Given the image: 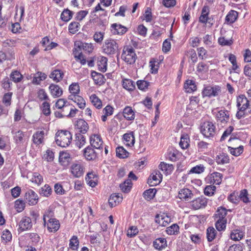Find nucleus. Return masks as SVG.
Returning a JSON list of instances; mask_svg holds the SVG:
<instances>
[{
  "label": "nucleus",
  "instance_id": "6",
  "mask_svg": "<svg viewBox=\"0 0 251 251\" xmlns=\"http://www.w3.org/2000/svg\"><path fill=\"white\" fill-rule=\"evenodd\" d=\"M201 131L205 137H213L216 134V127L212 122H206L201 126Z\"/></svg>",
  "mask_w": 251,
  "mask_h": 251
},
{
  "label": "nucleus",
  "instance_id": "14",
  "mask_svg": "<svg viewBox=\"0 0 251 251\" xmlns=\"http://www.w3.org/2000/svg\"><path fill=\"white\" fill-rule=\"evenodd\" d=\"M71 169L72 174L75 177H79L84 173L83 167L80 164H73Z\"/></svg>",
  "mask_w": 251,
  "mask_h": 251
},
{
  "label": "nucleus",
  "instance_id": "52",
  "mask_svg": "<svg viewBox=\"0 0 251 251\" xmlns=\"http://www.w3.org/2000/svg\"><path fill=\"white\" fill-rule=\"evenodd\" d=\"M79 24L78 22H74L70 24L69 25V31L72 34L75 33L79 29Z\"/></svg>",
  "mask_w": 251,
  "mask_h": 251
},
{
  "label": "nucleus",
  "instance_id": "35",
  "mask_svg": "<svg viewBox=\"0 0 251 251\" xmlns=\"http://www.w3.org/2000/svg\"><path fill=\"white\" fill-rule=\"evenodd\" d=\"M75 144L79 148H81L86 143L85 137L80 133H75Z\"/></svg>",
  "mask_w": 251,
  "mask_h": 251
},
{
  "label": "nucleus",
  "instance_id": "31",
  "mask_svg": "<svg viewBox=\"0 0 251 251\" xmlns=\"http://www.w3.org/2000/svg\"><path fill=\"white\" fill-rule=\"evenodd\" d=\"M44 136V131H37L33 135V141L35 144L40 145L42 143Z\"/></svg>",
  "mask_w": 251,
  "mask_h": 251
},
{
  "label": "nucleus",
  "instance_id": "18",
  "mask_svg": "<svg viewBox=\"0 0 251 251\" xmlns=\"http://www.w3.org/2000/svg\"><path fill=\"white\" fill-rule=\"evenodd\" d=\"M123 200L122 195L113 194H112L108 200V203L110 207L115 206L117 204L119 203Z\"/></svg>",
  "mask_w": 251,
  "mask_h": 251
},
{
  "label": "nucleus",
  "instance_id": "61",
  "mask_svg": "<svg viewBox=\"0 0 251 251\" xmlns=\"http://www.w3.org/2000/svg\"><path fill=\"white\" fill-rule=\"evenodd\" d=\"M75 102L78 107L81 108L83 109L84 108L85 106V101L83 99V98L79 96H77L76 97H75Z\"/></svg>",
  "mask_w": 251,
  "mask_h": 251
},
{
  "label": "nucleus",
  "instance_id": "11",
  "mask_svg": "<svg viewBox=\"0 0 251 251\" xmlns=\"http://www.w3.org/2000/svg\"><path fill=\"white\" fill-rule=\"evenodd\" d=\"M25 200L29 205H35L38 200L37 195L31 189L28 190L25 193Z\"/></svg>",
  "mask_w": 251,
  "mask_h": 251
},
{
  "label": "nucleus",
  "instance_id": "39",
  "mask_svg": "<svg viewBox=\"0 0 251 251\" xmlns=\"http://www.w3.org/2000/svg\"><path fill=\"white\" fill-rule=\"evenodd\" d=\"M156 193V189H149L144 192L143 196L146 200L149 201L155 197Z\"/></svg>",
  "mask_w": 251,
  "mask_h": 251
},
{
  "label": "nucleus",
  "instance_id": "59",
  "mask_svg": "<svg viewBox=\"0 0 251 251\" xmlns=\"http://www.w3.org/2000/svg\"><path fill=\"white\" fill-rule=\"evenodd\" d=\"M1 239L5 243L9 242L12 239V234L8 229H5L2 232Z\"/></svg>",
  "mask_w": 251,
  "mask_h": 251
},
{
  "label": "nucleus",
  "instance_id": "26",
  "mask_svg": "<svg viewBox=\"0 0 251 251\" xmlns=\"http://www.w3.org/2000/svg\"><path fill=\"white\" fill-rule=\"evenodd\" d=\"M238 12L235 10H231L226 15L225 20L228 24H233L238 18Z\"/></svg>",
  "mask_w": 251,
  "mask_h": 251
},
{
  "label": "nucleus",
  "instance_id": "43",
  "mask_svg": "<svg viewBox=\"0 0 251 251\" xmlns=\"http://www.w3.org/2000/svg\"><path fill=\"white\" fill-rule=\"evenodd\" d=\"M52 192L51 187L48 184H46L41 188L40 190V194L43 196L48 197L50 195Z\"/></svg>",
  "mask_w": 251,
  "mask_h": 251
},
{
  "label": "nucleus",
  "instance_id": "12",
  "mask_svg": "<svg viewBox=\"0 0 251 251\" xmlns=\"http://www.w3.org/2000/svg\"><path fill=\"white\" fill-rule=\"evenodd\" d=\"M228 211H231L230 209H226V208L221 206L218 208L213 217L216 220H227L226 217Z\"/></svg>",
  "mask_w": 251,
  "mask_h": 251
},
{
  "label": "nucleus",
  "instance_id": "23",
  "mask_svg": "<svg viewBox=\"0 0 251 251\" xmlns=\"http://www.w3.org/2000/svg\"><path fill=\"white\" fill-rule=\"evenodd\" d=\"M124 117L128 121L133 120L135 118V113L131 107L126 106L123 110Z\"/></svg>",
  "mask_w": 251,
  "mask_h": 251
},
{
  "label": "nucleus",
  "instance_id": "64",
  "mask_svg": "<svg viewBox=\"0 0 251 251\" xmlns=\"http://www.w3.org/2000/svg\"><path fill=\"white\" fill-rule=\"evenodd\" d=\"M199 57L202 60L207 58V52L203 47L199 48L197 49Z\"/></svg>",
  "mask_w": 251,
  "mask_h": 251
},
{
  "label": "nucleus",
  "instance_id": "4",
  "mask_svg": "<svg viewBox=\"0 0 251 251\" xmlns=\"http://www.w3.org/2000/svg\"><path fill=\"white\" fill-rule=\"evenodd\" d=\"M221 91V87L219 85H204L202 91V96L203 98L216 97Z\"/></svg>",
  "mask_w": 251,
  "mask_h": 251
},
{
  "label": "nucleus",
  "instance_id": "51",
  "mask_svg": "<svg viewBox=\"0 0 251 251\" xmlns=\"http://www.w3.org/2000/svg\"><path fill=\"white\" fill-rule=\"evenodd\" d=\"M25 207V203L23 201L18 199L15 201V208L18 212H22Z\"/></svg>",
  "mask_w": 251,
  "mask_h": 251
},
{
  "label": "nucleus",
  "instance_id": "49",
  "mask_svg": "<svg viewBox=\"0 0 251 251\" xmlns=\"http://www.w3.org/2000/svg\"><path fill=\"white\" fill-rule=\"evenodd\" d=\"M79 245V241L77 236H73L70 240V248L73 250H76Z\"/></svg>",
  "mask_w": 251,
  "mask_h": 251
},
{
  "label": "nucleus",
  "instance_id": "33",
  "mask_svg": "<svg viewBox=\"0 0 251 251\" xmlns=\"http://www.w3.org/2000/svg\"><path fill=\"white\" fill-rule=\"evenodd\" d=\"M132 183L130 179H126L120 185V187L124 193H128L132 187Z\"/></svg>",
  "mask_w": 251,
  "mask_h": 251
},
{
  "label": "nucleus",
  "instance_id": "32",
  "mask_svg": "<svg viewBox=\"0 0 251 251\" xmlns=\"http://www.w3.org/2000/svg\"><path fill=\"white\" fill-rule=\"evenodd\" d=\"M116 156L120 158H126L128 156L129 152L123 147H118L116 149Z\"/></svg>",
  "mask_w": 251,
  "mask_h": 251
},
{
  "label": "nucleus",
  "instance_id": "21",
  "mask_svg": "<svg viewBox=\"0 0 251 251\" xmlns=\"http://www.w3.org/2000/svg\"><path fill=\"white\" fill-rule=\"evenodd\" d=\"M193 196V194L187 188L182 189L178 193L179 198L185 201H188L189 199H192Z\"/></svg>",
  "mask_w": 251,
  "mask_h": 251
},
{
  "label": "nucleus",
  "instance_id": "60",
  "mask_svg": "<svg viewBox=\"0 0 251 251\" xmlns=\"http://www.w3.org/2000/svg\"><path fill=\"white\" fill-rule=\"evenodd\" d=\"M67 103V101L65 100L64 99H59L55 103V106L58 109H61L65 110L67 108V105L66 103Z\"/></svg>",
  "mask_w": 251,
  "mask_h": 251
},
{
  "label": "nucleus",
  "instance_id": "45",
  "mask_svg": "<svg viewBox=\"0 0 251 251\" xmlns=\"http://www.w3.org/2000/svg\"><path fill=\"white\" fill-rule=\"evenodd\" d=\"M216 231L213 227H209L207 229L206 235L208 242H211L215 237Z\"/></svg>",
  "mask_w": 251,
  "mask_h": 251
},
{
  "label": "nucleus",
  "instance_id": "55",
  "mask_svg": "<svg viewBox=\"0 0 251 251\" xmlns=\"http://www.w3.org/2000/svg\"><path fill=\"white\" fill-rule=\"evenodd\" d=\"M69 90L72 94L77 95L79 92V86L77 83H73L70 85Z\"/></svg>",
  "mask_w": 251,
  "mask_h": 251
},
{
  "label": "nucleus",
  "instance_id": "50",
  "mask_svg": "<svg viewBox=\"0 0 251 251\" xmlns=\"http://www.w3.org/2000/svg\"><path fill=\"white\" fill-rule=\"evenodd\" d=\"M227 220H217L215 223V226L218 231L225 230L226 227Z\"/></svg>",
  "mask_w": 251,
  "mask_h": 251
},
{
  "label": "nucleus",
  "instance_id": "54",
  "mask_svg": "<svg viewBox=\"0 0 251 251\" xmlns=\"http://www.w3.org/2000/svg\"><path fill=\"white\" fill-rule=\"evenodd\" d=\"M1 85L3 88L7 91H9L11 89V85L12 82L11 80L8 77H6L3 79L1 81Z\"/></svg>",
  "mask_w": 251,
  "mask_h": 251
},
{
  "label": "nucleus",
  "instance_id": "24",
  "mask_svg": "<svg viewBox=\"0 0 251 251\" xmlns=\"http://www.w3.org/2000/svg\"><path fill=\"white\" fill-rule=\"evenodd\" d=\"M64 76V73L60 70H54L50 75V77L54 81L58 82L61 81Z\"/></svg>",
  "mask_w": 251,
  "mask_h": 251
},
{
  "label": "nucleus",
  "instance_id": "20",
  "mask_svg": "<svg viewBox=\"0 0 251 251\" xmlns=\"http://www.w3.org/2000/svg\"><path fill=\"white\" fill-rule=\"evenodd\" d=\"M24 137V132L21 130H19L14 133L13 138L15 143L17 145L19 146H21L23 145L25 141V139Z\"/></svg>",
  "mask_w": 251,
  "mask_h": 251
},
{
  "label": "nucleus",
  "instance_id": "30",
  "mask_svg": "<svg viewBox=\"0 0 251 251\" xmlns=\"http://www.w3.org/2000/svg\"><path fill=\"white\" fill-rule=\"evenodd\" d=\"M87 183L92 187H95L97 183L95 180H97V176L93 173H88L85 177Z\"/></svg>",
  "mask_w": 251,
  "mask_h": 251
},
{
  "label": "nucleus",
  "instance_id": "48",
  "mask_svg": "<svg viewBox=\"0 0 251 251\" xmlns=\"http://www.w3.org/2000/svg\"><path fill=\"white\" fill-rule=\"evenodd\" d=\"M216 162L218 164H224L229 162V158L227 155L224 154L218 155L216 158Z\"/></svg>",
  "mask_w": 251,
  "mask_h": 251
},
{
  "label": "nucleus",
  "instance_id": "3",
  "mask_svg": "<svg viewBox=\"0 0 251 251\" xmlns=\"http://www.w3.org/2000/svg\"><path fill=\"white\" fill-rule=\"evenodd\" d=\"M121 58L127 64H133L135 62L137 57L133 47L126 46L123 48Z\"/></svg>",
  "mask_w": 251,
  "mask_h": 251
},
{
  "label": "nucleus",
  "instance_id": "2",
  "mask_svg": "<svg viewBox=\"0 0 251 251\" xmlns=\"http://www.w3.org/2000/svg\"><path fill=\"white\" fill-rule=\"evenodd\" d=\"M103 51L108 55H117V56L120 54L119 45L116 40L113 39H108L105 40L102 46Z\"/></svg>",
  "mask_w": 251,
  "mask_h": 251
},
{
  "label": "nucleus",
  "instance_id": "34",
  "mask_svg": "<svg viewBox=\"0 0 251 251\" xmlns=\"http://www.w3.org/2000/svg\"><path fill=\"white\" fill-rule=\"evenodd\" d=\"M190 139L188 134H183L181 136L179 146L182 149H187L189 146Z\"/></svg>",
  "mask_w": 251,
  "mask_h": 251
},
{
  "label": "nucleus",
  "instance_id": "40",
  "mask_svg": "<svg viewBox=\"0 0 251 251\" xmlns=\"http://www.w3.org/2000/svg\"><path fill=\"white\" fill-rule=\"evenodd\" d=\"M78 47H80L83 50L88 52H92L94 49V46L92 43H82L81 42H78Z\"/></svg>",
  "mask_w": 251,
  "mask_h": 251
},
{
  "label": "nucleus",
  "instance_id": "36",
  "mask_svg": "<svg viewBox=\"0 0 251 251\" xmlns=\"http://www.w3.org/2000/svg\"><path fill=\"white\" fill-rule=\"evenodd\" d=\"M73 12L68 9H64L61 14V19L62 21L67 22L73 17Z\"/></svg>",
  "mask_w": 251,
  "mask_h": 251
},
{
  "label": "nucleus",
  "instance_id": "8",
  "mask_svg": "<svg viewBox=\"0 0 251 251\" xmlns=\"http://www.w3.org/2000/svg\"><path fill=\"white\" fill-rule=\"evenodd\" d=\"M90 143L92 148L101 150L102 149L103 141L100 135L94 134L90 137Z\"/></svg>",
  "mask_w": 251,
  "mask_h": 251
},
{
  "label": "nucleus",
  "instance_id": "25",
  "mask_svg": "<svg viewBox=\"0 0 251 251\" xmlns=\"http://www.w3.org/2000/svg\"><path fill=\"white\" fill-rule=\"evenodd\" d=\"M184 88L187 93H192L197 90L195 82L192 80H187L184 84Z\"/></svg>",
  "mask_w": 251,
  "mask_h": 251
},
{
  "label": "nucleus",
  "instance_id": "15",
  "mask_svg": "<svg viewBox=\"0 0 251 251\" xmlns=\"http://www.w3.org/2000/svg\"><path fill=\"white\" fill-rule=\"evenodd\" d=\"M32 227L31 220L29 217H23L19 224V229L21 231H24L30 229Z\"/></svg>",
  "mask_w": 251,
  "mask_h": 251
},
{
  "label": "nucleus",
  "instance_id": "13",
  "mask_svg": "<svg viewBox=\"0 0 251 251\" xmlns=\"http://www.w3.org/2000/svg\"><path fill=\"white\" fill-rule=\"evenodd\" d=\"M83 154L88 160H93L97 157V152L90 146H88L84 150Z\"/></svg>",
  "mask_w": 251,
  "mask_h": 251
},
{
  "label": "nucleus",
  "instance_id": "16",
  "mask_svg": "<svg viewBox=\"0 0 251 251\" xmlns=\"http://www.w3.org/2000/svg\"><path fill=\"white\" fill-rule=\"evenodd\" d=\"M91 76L95 83L99 85H102L106 81V79L103 75L95 71L91 72Z\"/></svg>",
  "mask_w": 251,
  "mask_h": 251
},
{
  "label": "nucleus",
  "instance_id": "56",
  "mask_svg": "<svg viewBox=\"0 0 251 251\" xmlns=\"http://www.w3.org/2000/svg\"><path fill=\"white\" fill-rule=\"evenodd\" d=\"M137 85L139 89L145 91L148 89L149 82L145 80H140L137 81Z\"/></svg>",
  "mask_w": 251,
  "mask_h": 251
},
{
  "label": "nucleus",
  "instance_id": "57",
  "mask_svg": "<svg viewBox=\"0 0 251 251\" xmlns=\"http://www.w3.org/2000/svg\"><path fill=\"white\" fill-rule=\"evenodd\" d=\"M230 148V151L231 154L235 156H238L240 155L243 151V146H240L238 148H232L231 147H229Z\"/></svg>",
  "mask_w": 251,
  "mask_h": 251
},
{
  "label": "nucleus",
  "instance_id": "27",
  "mask_svg": "<svg viewBox=\"0 0 251 251\" xmlns=\"http://www.w3.org/2000/svg\"><path fill=\"white\" fill-rule=\"evenodd\" d=\"M47 75L41 72H38L34 75L32 79V83L36 85L40 84V82L47 78Z\"/></svg>",
  "mask_w": 251,
  "mask_h": 251
},
{
  "label": "nucleus",
  "instance_id": "38",
  "mask_svg": "<svg viewBox=\"0 0 251 251\" xmlns=\"http://www.w3.org/2000/svg\"><path fill=\"white\" fill-rule=\"evenodd\" d=\"M90 99L94 106L98 109L102 107V102L101 100L95 94H92L90 97Z\"/></svg>",
  "mask_w": 251,
  "mask_h": 251
},
{
  "label": "nucleus",
  "instance_id": "46",
  "mask_svg": "<svg viewBox=\"0 0 251 251\" xmlns=\"http://www.w3.org/2000/svg\"><path fill=\"white\" fill-rule=\"evenodd\" d=\"M159 168L162 171H164L166 174H170L174 169L173 165H170L164 162L160 163Z\"/></svg>",
  "mask_w": 251,
  "mask_h": 251
},
{
  "label": "nucleus",
  "instance_id": "63",
  "mask_svg": "<svg viewBox=\"0 0 251 251\" xmlns=\"http://www.w3.org/2000/svg\"><path fill=\"white\" fill-rule=\"evenodd\" d=\"M31 181L37 184H40L43 181V177L38 173H34L33 174V177H32Z\"/></svg>",
  "mask_w": 251,
  "mask_h": 251
},
{
  "label": "nucleus",
  "instance_id": "1",
  "mask_svg": "<svg viewBox=\"0 0 251 251\" xmlns=\"http://www.w3.org/2000/svg\"><path fill=\"white\" fill-rule=\"evenodd\" d=\"M72 135L68 130H59L56 133L55 142L58 146L63 148L68 147L71 143Z\"/></svg>",
  "mask_w": 251,
  "mask_h": 251
},
{
  "label": "nucleus",
  "instance_id": "10",
  "mask_svg": "<svg viewBox=\"0 0 251 251\" xmlns=\"http://www.w3.org/2000/svg\"><path fill=\"white\" fill-rule=\"evenodd\" d=\"M207 204V199L203 197H199L191 201V206L194 209L204 207Z\"/></svg>",
  "mask_w": 251,
  "mask_h": 251
},
{
  "label": "nucleus",
  "instance_id": "5",
  "mask_svg": "<svg viewBox=\"0 0 251 251\" xmlns=\"http://www.w3.org/2000/svg\"><path fill=\"white\" fill-rule=\"evenodd\" d=\"M46 217L49 218V215L47 214L44 215L43 221L44 226H47L49 232H56L60 228V225L59 221L55 218H50L47 222L46 220Z\"/></svg>",
  "mask_w": 251,
  "mask_h": 251
},
{
  "label": "nucleus",
  "instance_id": "53",
  "mask_svg": "<svg viewBox=\"0 0 251 251\" xmlns=\"http://www.w3.org/2000/svg\"><path fill=\"white\" fill-rule=\"evenodd\" d=\"M179 231V226L176 224H173L167 227L166 232L169 235H173L177 233Z\"/></svg>",
  "mask_w": 251,
  "mask_h": 251
},
{
  "label": "nucleus",
  "instance_id": "22",
  "mask_svg": "<svg viewBox=\"0 0 251 251\" xmlns=\"http://www.w3.org/2000/svg\"><path fill=\"white\" fill-rule=\"evenodd\" d=\"M111 27L114 29V34L123 35L127 31V28L126 26L116 23L112 24Z\"/></svg>",
  "mask_w": 251,
  "mask_h": 251
},
{
  "label": "nucleus",
  "instance_id": "62",
  "mask_svg": "<svg viewBox=\"0 0 251 251\" xmlns=\"http://www.w3.org/2000/svg\"><path fill=\"white\" fill-rule=\"evenodd\" d=\"M216 190V187L212 185L207 186L204 190V194L208 196H211L214 194Z\"/></svg>",
  "mask_w": 251,
  "mask_h": 251
},
{
  "label": "nucleus",
  "instance_id": "19",
  "mask_svg": "<svg viewBox=\"0 0 251 251\" xmlns=\"http://www.w3.org/2000/svg\"><path fill=\"white\" fill-rule=\"evenodd\" d=\"M167 241L164 238H158L153 242V246L157 250H161L167 247Z\"/></svg>",
  "mask_w": 251,
  "mask_h": 251
},
{
  "label": "nucleus",
  "instance_id": "42",
  "mask_svg": "<svg viewBox=\"0 0 251 251\" xmlns=\"http://www.w3.org/2000/svg\"><path fill=\"white\" fill-rule=\"evenodd\" d=\"M123 87L129 91L133 90L135 88L134 82L130 79H125L123 81Z\"/></svg>",
  "mask_w": 251,
  "mask_h": 251
},
{
  "label": "nucleus",
  "instance_id": "44",
  "mask_svg": "<svg viewBox=\"0 0 251 251\" xmlns=\"http://www.w3.org/2000/svg\"><path fill=\"white\" fill-rule=\"evenodd\" d=\"M243 237L242 232L240 231L238 229L233 230L230 233V238L234 241H239Z\"/></svg>",
  "mask_w": 251,
  "mask_h": 251
},
{
  "label": "nucleus",
  "instance_id": "7",
  "mask_svg": "<svg viewBox=\"0 0 251 251\" xmlns=\"http://www.w3.org/2000/svg\"><path fill=\"white\" fill-rule=\"evenodd\" d=\"M216 119L218 125H221L223 126L230 119L229 112L226 110H220L216 115Z\"/></svg>",
  "mask_w": 251,
  "mask_h": 251
},
{
  "label": "nucleus",
  "instance_id": "58",
  "mask_svg": "<svg viewBox=\"0 0 251 251\" xmlns=\"http://www.w3.org/2000/svg\"><path fill=\"white\" fill-rule=\"evenodd\" d=\"M139 230L136 226H131L127 230V236L129 237H133L136 236Z\"/></svg>",
  "mask_w": 251,
  "mask_h": 251
},
{
  "label": "nucleus",
  "instance_id": "37",
  "mask_svg": "<svg viewBox=\"0 0 251 251\" xmlns=\"http://www.w3.org/2000/svg\"><path fill=\"white\" fill-rule=\"evenodd\" d=\"M222 175L218 172H214L211 174V182L219 185L222 181Z\"/></svg>",
  "mask_w": 251,
  "mask_h": 251
},
{
  "label": "nucleus",
  "instance_id": "28",
  "mask_svg": "<svg viewBox=\"0 0 251 251\" xmlns=\"http://www.w3.org/2000/svg\"><path fill=\"white\" fill-rule=\"evenodd\" d=\"M123 138L126 142V145L128 146L134 145L135 143V137L133 132L125 133L123 135Z\"/></svg>",
  "mask_w": 251,
  "mask_h": 251
},
{
  "label": "nucleus",
  "instance_id": "29",
  "mask_svg": "<svg viewBox=\"0 0 251 251\" xmlns=\"http://www.w3.org/2000/svg\"><path fill=\"white\" fill-rule=\"evenodd\" d=\"M107 59L105 57H101L97 62L98 69L102 72H106L107 70Z\"/></svg>",
  "mask_w": 251,
  "mask_h": 251
},
{
  "label": "nucleus",
  "instance_id": "41",
  "mask_svg": "<svg viewBox=\"0 0 251 251\" xmlns=\"http://www.w3.org/2000/svg\"><path fill=\"white\" fill-rule=\"evenodd\" d=\"M10 78L14 82H19L23 78V75L18 71H14L10 74Z\"/></svg>",
  "mask_w": 251,
  "mask_h": 251
},
{
  "label": "nucleus",
  "instance_id": "47",
  "mask_svg": "<svg viewBox=\"0 0 251 251\" xmlns=\"http://www.w3.org/2000/svg\"><path fill=\"white\" fill-rule=\"evenodd\" d=\"M81 48L78 47V42L75 43V48L73 50V54L74 55V57L75 59H80L82 52H81Z\"/></svg>",
  "mask_w": 251,
  "mask_h": 251
},
{
  "label": "nucleus",
  "instance_id": "9",
  "mask_svg": "<svg viewBox=\"0 0 251 251\" xmlns=\"http://www.w3.org/2000/svg\"><path fill=\"white\" fill-rule=\"evenodd\" d=\"M75 129L78 131L77 133L81 134L86 133L88 129L89 126L87 123L83 119H78L75 124Z\"/></svg>",
  "mask_w": 251,
  "mask_h": 251
},
{
  "label": "nucleus",
  "instance_id": "17",
  "mask_svg": "<svg viewBox=\"0 0 251 251\" xmlns=\"http://www.w3.org/2000/svg\"><path fill=\"white\" fill-rule=\"evenodd\" d=\"M49 90L51 95L54 98L61 96L63 93L62 89L57 85L51 84L49 86Z\"/></svg>",
  "mask_w": 251,
  "mask_h": 251
}]
</instances>
